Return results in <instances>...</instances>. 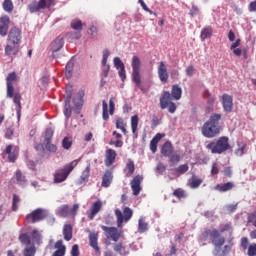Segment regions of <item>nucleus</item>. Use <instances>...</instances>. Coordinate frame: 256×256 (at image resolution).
<instances>
[{
  "instance_id": "a18cd8bd",
  "label": "nucleus",
  "mask_w": 256,
  "mask_h": 256,
  "mask_svg": "<svg viewBox=\"0 0 256 256\" xmlns=\"http://www.w3.org/2000/svg\"><path fill=\"white\" fill-rule=\"evenodd\" d=\"M149 229V224H147L143 219H139L138 221V231L139 233H145Z\"/></svg>"
},
{
  "instance_id": "412c9836",
  "label": "nucleus",
  "mask_w": 256,
  "mask_h": 256,
  "mask_svg": "<svg viewBox=\"0 0 256 256\" xmlns=\"http://www.w3.org/2000/svg\"><path fill=\"white\" fill-rule=\"evenodd\" d=\"M71 97H73V94L69 92L65 99V105L63 109L64 116L66 117L67 120H69L72 115Z\"/></svg>"
},
{
  "instance_id": "aec40b11",
  "label": "nucleus",
  "mask_w": 256,
  "mask_h": 256,
  "mask_svg": "<svg viewBox=\"0 0 256 256\" xmlns=\"http://www.w3.org/2000/svg\"><path fill=\"white\" fill-rule=\"evenodd\" d=\"M9 31V16H2L0 18V35L1 37H7Z\"/></svg>"
},
{
  "instance_id": "bb28decb",
  "label": "nucleus",
  "mask_w": 256,
  "mask_h": 256,
  "mask_svg": "<svg viewBox=\"0 0 256 256\" xmlns=\"http://www.w3.org/2000/svg\"><path fill=\"white\" fill-rule=\"evenodd\" d=\"M123 171L126 177H131L135 173V162L132 159H128Z\"/></svg>"
},
{
  "instance_id": "2f4dec72",
  "label": "nucleus",
  "mask_w": 256,
  "mask_h": 256,
  "mask_svg": "<svg viewBox=\"0 0 256 256\" xmlns=\"http://www.w3.org/2000/svg\"><path fill=\"white\" fill-rule=\"evenodd\" d=\"M5 55H7L8 57L12 55H17V53H19V47L18 46H11L9 44H7L5 46Z\"/></svg>"
},
{
  "instance_id": "bf43d9fd",
  "label": "nucleus",
  "mask_w": 256,
  "mask_h": 256,
  "mask_svg": "<svg viewBox=\"0 0 256 256\" xmlns=\"http://www.w3.org/2000/svg\"><path fill=\"white\" fill-rule=\"evenodd\" d=\"M114 251H116V253H119L120 255H123V252L125 251V246H123V243H117L114 245Z\"/></svg>"
},
{
  "instance_id": "58836bf2",
  "label": "nucleus",
  "mask_w": 256,
  "mask_h": 256,
  "mask_svg": "<svg viewBox=\"0 0 256 256\" xmlns=\"http://www.w3.org/2000/svg\"><path fill=\"white\" fill-rule=\"evenodd\" d=\"M173 197H176V199H185L187 198V192L183 190L182 188H177L172 193Z\"/></svg>"
},
{
  "instance_id": "ea45409f",
  "label": "nucleus",
  "mask_w": 256,
  "mask_h": 256,
  "mask_svg": "<svg viewBox=\"0 0 256 256\" xmlns=\"http://www.w3.org/2000/svg\"><path fill=\"white\" fill-rule=\"evenodd\" d=\"M73 102L75 107L74 111L77 113V115H79V113H81V107H83V98H74Z\"/></svg>"
},
{
  "instance_id": "a19ab883",
  "label": "nucleus",
  "mask_w": 256,
  "mask_h": 256,
  "mask_svg": "<svg viewBox=\"0 0 256 256\" xmlns=\"http://www.w3.org/2000/svg\"><path fill=\"white\" fill-rule=\"evenodd\" d=\"M63 45H64L63 38H57L56 40H54V42L52 43L53 52L56 53V51H59V49H62Z\"/></svg>"
},
{
  "instance_id": "680f3d73",
  "label": "nucleus",
  "mask_w": 256,
  "mask_h": 256,
  "mask_svg": "<svg viewBox=\"0 0 256 256\" xmlns=\"http://www.w3.org/2000/svg\"><path fill=\"white\" fill-rule=\"evenodd\" d=\"M114 65L116 69H123L125 67V64H123V61L119 57L114 58Z\"/></svg>"
},
{
  "instance_id": "c756f323",
  "label": "nucleus",
  "mask_w": 256,
  "mask_h": 256,
  "mask_svg": "<svg viewBox=\"0 0 256 256\" xmlns=\"http://www.w3.org/2000/svg\"><path fill=\"white\" fill-rule=\"evenodd\" d=\"M63 235H64L65 241H71V239H73V226H71V224L64 225Z\"/></svg>"
},
{
  "instance_id": "20e7f679",
  "label": "nucleus",
  "mask_w": 256,
  "mask_h": 256,
  "mask_svg": "<svg viewBox=\"0 0 256 256\" xmlns=\"http://www.w3.org/2000/svg\"><path fill=\"white\" fill-rule=\"evenodd\" d=\"M206 149L211 151V153L214 155H222V153H225L231 149V144H229V137L222 136L217 140L210 141L206 145Z\"/></svg>"
},
{
  "instance_id": "13d9d810",
  "label": "nucleus",
  "mask_w": 256,
  "mask_h": 256,
  "mask_svg": "<svg viewBox=\"0 0 256 256\" xmlns=\"http://www.w3.org/2000/svg\"><path fill=\"white\" fill-rule=\"evenodd\" d=\"M240 247L245 251L249 249V238L243 237L241 238Z\"/></svg>"
},
{
  "instance_id": "5701e85b",
  "label": "nucleus",
  "mask_w": 256,
  "mask_h": 256,
  "mask_svg": "<svg viewBox=\"0 0 256 256\" xmlns=\"http://www.w3.org/2000/svg\"><path fill=\"white\" fill-rule=\"evenodd\" d=\"M56 251L52 254V256H65V251H67V247L63 244V240L56 241L54 245Z\"/></svg>"
},
{
  "instance_id": "4d7b16f0",
  "label": "nucleus",
  "mask_w": 256,
  "mask_h": 256,
  "mask_svg": "<svg viewBox=\"0 0 256 256\" xmlns=\"http://www.w3.org/2000/svg\"><path fill=\"white\" fill-rule=\"evenodd\" d=\"M169 161L172 166L177 165V163H179V161H181V156H179L178 154H172L169 158Z\"/></svg>"
},
{
  "instance_id": "72a5a7b5",
  "label": "nucleus",
  "mask_w": 256,
  "mask_h": 256,
  "mask_svg": "<svg viewBox=\"0 0 256 256\" xmlns=\"http://www.w3.org/2000/svg\"><path fill=\"white\" fill-rule=\"evenodd\" d=\"M237 146L238 149L235 150V155H237V157H243V155L245 154V149H247V143L238 142Z\"/></svg>"
},
{
  "instance_id": "f704fd0d",
  "label": "nucleus",
  "mask_w": 256,
  "mask_h": 256,
  "mask_svg": "<svg viewBox=\"0 0 256 256\" xmlns=\"http://www.w3.org/2000/svg\"><path fill=\"white\" fill-rule=\"evenodd\" d=\"M109 55H110L109 50L105 49V50L103 51L102 65H103V66L105 67V69H106V72H105L106 77H107V75L109 74V69H110V66L107 65V59H109Z\"/></svg>"
},
{
  "instance_id": "393cba45",
  "label": "nucleus",
  "mask_w": 256,
  "mask_h": 256,
  "mask_svg": "<svg viewBox=\"0 0 256 256\" xmlns=\"http://www.w3.org/2000/svg\"><path fill=\"white\" fill-rule=\"evenodd\" d=\"M165 137V134L157 133L154 138L150 141V150L152 153H157V145L159 141Z\"/></svg>"
},
{
  "instance_id": "de8ad7c7",
  "label": "nucleus",
  "mask_w": 256,
  "mask_h": 256,
  "mask_svg": "<svg viewBox=\"0 0 256 256\" xmlns=\"http://www.w3.org/2000/svg\"><path fill=\"white\" fill-rule=\"evenodd\" d=\"M3 9H4V11H6V13H11L13 11V1L4 0Z\"/></svg>"
},
{
  "instance_id": "f03ea898",
  "label": "nucleus",
  "mask_w": 256,
  "mask_h": 256,
  "mask_svg": "<svg viewBox=\"0 0 256 256\" xmlns=\"http://www.w3.org/2000/svg\"><path fill=\"white\" fill-rule=\"evenodd\" d=\"M182 95L183 90L181 87L178 86V84H174L171 92L164 91L160 97V109H168V113H175V111H177V104L173 102V99H175V101H179Z\"/></svg>"
},
{
  "instance_id": "0e129e2a",
  "label": "nucleus",
  "mask_w": 256,
  "mask_h": 256,
  "mask_svg": "<svg viewBox=\"0 0 256 256\" xmlns=\"http://www.w3.org/2000/svg\"><path fill=\"white\" fill-rule=\"evenodd\" d=\"M219 229H220L219 233H225L227 231H231V224H229V223L221 224Z\"/></svg>"
},
{
  "instance_id": "4be33fe9",
  "label": "nucleus",
  "mask_w": 256,
  "mask_h": 256,
  "mask_svg": "<svg viewBox=\"0 0 256 256\" xmlns=\"http://www.w3.org/2000/svg\"><path fill=\"white\" fill-rule=\"evenodd\" d=\"M214 189L219 191L220 193H227V191H232L235 189V183L233 182H226L224 184H217Z\"/></svg>"
},
{
  "instance_id": "9b49d317",
  "label": "nucleus",
  "mask_w": 256,
  "mask_h": 256,
  "mask_svg": "<svg viewBox=\"0 0 256 256\" xmlns=\"http://www.w3.org/2000/svg\"><path fill=\"white\" fill-rule=\"evenodd\" d=\"M102 231H105L106 235L108 237H111L112 241H119L121 239V235L123 234V231L115 228V227H107L105 225L100 226Z\"/></svg>"
},
{
  "instance_id": "603ef678",
  "label": "nucleus",
  "mask_w": 256,
  "mask_h": 256,
  "mask_svg": "<svg viewBox=\"0 0 256 256\" xmlns=\"http://www.w3.org/2000/svg\"><path fill=\"white\" fill-rule=\"evenodd\" d=\"M19 240L21 241V243H23L24 245H31V237H29V235L27 234H21L19 236Z\"/></svg>"
},
{
  "instance_id": "8fccbe9b",
  "label": "nucleus",
  "mask_w": 256,
  "mask_h": 256,
  "mask_svg": "<svg viewBox=\"0 0 256 256\" xmlns=\"http://www.w3.org/2000/svg\"><path fill=\"white\" fill-rule=\"evenodd\" d=\"M176 173H179L180 175H183L185 173H187L189 171V165L187 164H182L180 166H178L176 169H175Z\"/></svg>"
},
{
  "instance_id": "6ab92c4d",
  "label": "nucleus",
  "mask_w": 256,
  "mask_h": 256,
  "mask_svg": "<svg viewBox=\"0 0 256 256\" xmlns=\"http://www.w3.org/2000/svg\"><path fill=\"white\" fill-rule=\"evenodd\" d=\"M222 105L224 111H226L227 113L233 111V97H231L229 94H224L222 96Z\"/></svg>"
},
{
  "instance_id": "864d4df0",
  "label": "nucleus",
  "mask_w": 256,
  "mask_h": 256,
  "mask_svg": "<svg viewBox=\"0 0 256 256\" xmlns=\"http://www.w3.org/2000/svg\"><path fill=\"white\" fill-rule=\"evenodd\" d=\"M71 145H73V141H71V138L65 137L62 140L63 149L69 150V149H71Z\"/></svg>"
},
{
  "instance_id": "cd10ccee",
  "label": "nucleus",
  "mask_w": 256,
  "mask_h": 256,
  "mask_svg": "<svg viewBox=\"0 0 256 256\" xmlns=\"http://www.w3.org/2000/svg\"><path fill=\"white\" fill-rule=\"evenodd\" d=\"M161 154L164 157H171L173 155V144L170 141L162 145Z\"/></svg>"
},
{
  "instance_id": "c85d7f7f",
  "label": "nucleus",
  "mask_w": 256,
  "mask_h": 256,
  "mask_svg": "<svg viewBox=\"0 0 256 256\" xmlns=\"http://www.w3.org/2000/svg\"><path fill=\"white\" fill-rule=\"evenodd\" d=\"M211 37H213V27L211 26L204 27L200 33L201 41H205V39H211Z\"/></svg>"
},
{
  "instance_id": "5fc2aeb1",
  "label": "nucleus",
  "mask_w": 256,
  "mask_h": 256,
  "mask_svg": "<svg viewBox=\"0 0 256 256\" xmlns=\"http://www.w3.org/2000/svg\"><path fill=\"white\" fill-rule=\"evenodd\" d=\"M45 148L49 151V153H57V145L50 142H45Z\"/></svg>"
},
{
  "instance_id": "c03bdc74",
  "label": "nucleus",
  "mask_w": 256,
  "mask_h": 256,
  "mask_svg": "<svg viewBox=\"0 0 256 256\" xmlns=\"http://www.w3.org/2000/svg\"><path fill=\"white\" fill-rule=\"evenodd\" d=\"M58 215L60 217H69V205H62L58 209Z\"/></svg>"
},
{
  "instance_id": "39448f33",
  "label": "nucleus",
  "mask_w": 256,
  "mask_h": 256,
  "mask_svg": "<svg viewBox=\"0 0 256 256\" xmlns=\"http://www.w3.org/2000/svg\"><path fill=\"white\" fill-rule=\"evenodd\" d=\"M79 160H74L69 164H66L63 168H60L54 173V183H63L67 181V177L71 175V172L77 167Z\"/></svg>"
},
{
  "instance_id": "3c124183",
  "label": "nucleus",
  "mask_w": 256,
  "mask_h": 256,
  "mask_svg": "<svg viewBox=\"0 0 256 256\" xmlns=\"http://www.w3.org/2000/svg\"><path fill=\"white\" fill-rule=\"evenodd\" d=\"M79 211V204H74L71 209H69V217L75 219L77 217V212Z\"/></svg>"
},
{
  "instance_id": "e433bc0d",
  "label": "nucleus",
  "mask_w": 256,
  "mask_h": 256,
  "mask_svg": "<svg viewBox=\"0 0 256 256\" xmlns=\"http://www.w3.org/2000/svg\"><path fill=\"white\" fill-rule=\"evenodd\" d=\"M202 183H203V179L198 178L196 176H192L191 182H190V188L191 189H198V187H201Z\"/></svg>"
},
{
  "instance_id": "37998d69",
  "label": "nucleus",
  "mask_w": 256,
  "mask_h": 256,
  "mask_svg": "<svg viewBox=\"0 0 256 256\" xmlns=\"http://www.w3.org/2000/svg\"><path fill=\"white\" fill-rule=\"evenodd\" d=\"M116 129H120L124 135H127V129L125 128V121H123V118L116 119Z\"/></svg>"
},
{
  "instance_id": "4468645a",
  "label": "nucleus",
  "mask_w": 256,
  "mask_h": 256,
  "mask_svg": "<svg viewBox=\"0 0 256 256\" xmlns=\"http://www.w3.org/2000/svg\"><path fill=\"white\" fill-rule=\"evenodd\" d=\"M71 29L78 31L73 34L72 39H81V31H83V22L79 19H74L70 23Z\"/></svg>"
},
{
  "instance_id": "79ce46f5",
  "label": "nucleus",
  "mask_w": 256,
  "mask_h": 256,
  "mask_svg": "<svg viewBox=\"0 0 256 256\" xmlns=\"http://www.w3.org/2000/svg\"><path fill=\"white\" fill-rule=\"evenodd\" d=\"M204 99L207 100L208 105H214L215 104V96L211 95V92L209 90H205L203 93Z\"/></svg>"
},
{
  "instance_id": "c9c22d12",
  "label": "nucleus",
  "mask_w": 256,
  "mask_h": 256,
  "mask_svg": "<svg viewBox=\"0 0 256 256\" xmlns=\"http://www.w3.org/2000/svg\"><path fill=\"white\" fill-rule=\"evenodd\" d=\"M102 118L104 121H109V105L107 101H102Z\"/></svg>"
},
{
  "instance_id": "774afa93",
  "label": "nucleus",
  "mask_w": 256,
  "mask_h": 256,
  "mask_svg": "<svg viewBox=\"0 0 256 256\" xmlns=\"http://www.w3.org/2000/svg\"><path fill=\"white\" fill-rule=\"evenodd\" d=\"M79 255H80L79 245L78 244H74L72 246V249H71V256H79Z\"/></svg>"
},
{
  "instance_id": "423d86ee",
  "label": "nucleus",
  "mask_w": 256,
  "mask_h": 256,
  "mask_svg": "<svg viewBox=\"0 0 256 256\" xmlns=\"http://www.w3.org/2000/svg\"><path fill=\"white\" fill-rule=\"evenodd\" d=\"M132 81L135 83L141 91H143V86L141 85V59L139 56L132 57Z\"/></svg>"
},
{
  "instance_id": "338daca9",
  "label": "nucleus",
  "mask_w": 256,
  "mask_h": 256,
  "mask_svg": "<svg viewBox=\"0 0 256 256\" xmlns=\"http://www.w3.org/2000/svg\"><path fill=\"white\" fill-rule=\"evenodd\" d=\"M15 134V130L13 128H7L5 131L6 139H13V135Z\"/></svg>"
},
{
  "instance_id": "a211bd4d",
  "label": "nucleus",
  "mask_w": 256,
  "mask_h": 256,
  "mask_svg": "<svg viewBox=\"0 0 256 256\" xmlns=\"http://www.w3.org/2000/svg\"><path fill=\"white\" fill-rule=\"evenodd\" d=\"M115 159H117V151L114 149H107L105 151V159H104V165L106 167H111L113 163H115Z\"/></svg>"
},
{
  "instance_id": "09e8293b",
  "label": "nucleus",
  "mask_w": 256,
  "mask_h": 256,
  "mask_svg": "<svg viewBox=\"0 0 256 256\" xmlns=\"http://www.w3.org/2000/svg\"><path fill=\"white\" fill-rule=\"evenodd\" d=\"M66 78L71 79L73 77V62H68L66 64V73H65Z\"/></svg>"
},
{
  "instance_id": "e2e57ef3",
  "label": "nucleus",
  "mask_w": 256,
  "mask_h": 256,
  "mask_svg": "<svg viewBox=\"0 0 256 256\" xmlns=\"http://www.w3.org/2000/svg\"><path fill=\"white\" fill-rule=\"evenodd\" d=\"M97 26H90L89 30H88V35H91L92 39H95V37H97Z\"/></svg>"
},
{
  "instance_id": "9d476101",
  "label": "nucleus",
  "mask_w": 256,
  "mask_h": 256,
  "mask_svg": "<svg viewBox=\"0 0 256 256\" xmlns=\"http://www.w3.org/2000/svg\"><path fill=\"white\" fill-rule=\"evenodd\" d=\"M55 5V0H39L38 2H33L28 6L30 13H37L41 9H51Z\"/></svg>"
},
{
  "instance_id": "052dcab7",
  "label": "nucleus",
  "mask_w": 256,
  "mask_h": 256,
  "mask_svg": "<svg viewBox=\"0 0 256 256\" xmlns=\"http://www.w3.org/2000/svg\"><path fill=\"white\" fill-rule=\"evenodd\" d=\"M247 255H248V256H256V243L250 244V245L248 246Z\"/></svg>"
},
{
  "instance_id": "b1692460",
  "label": "nucleus",
  "mask_w": 256,
  "mask_h": 256,
  "mask_svg": "<svg viewBox=\"0 0 256 256\" xmlns=\"http://www.w3.org/2000/svg\"><path fill=\"white\" fill-rule=\"evenodd\" d=\"M113 183V170H106L102 177V187H109Z\"/></svg>"
},
{
  "instance_id": "a878e982",
  "label": "nucleus",
  "mask_w": 256,
  "mask_h": 256,
  "mask_svg": "<svg viewBox=\"0 0 256 256\" xmlns=\"http://www.w3.org/2000/svg\"><path fill=\"white\" fill-rule=\"evenodd\" d=\"M6 155H8V161L10 163H15L17 161L18 153L13 151V145H8L4 151Z\"/></svg>"
},
{
  "instance_id": "ddd939ff",
  "label": "nucleus",
  "mask_w": 256,
  "mask_h": 256,
  "mask_svg": "<svg viewBox=\"0 0 256 256\" xmlns=\"http://www.w3.org/2000/svg\"><path fill=\"white\" fill-rule=\"evenodd\" d=\"M8 39L12 42V44L19 45L22 39L21 30L15 26L12 27L8 34Z\"/></svg>"
},
{
  "instance_id": "49530a36",
  "label": "nucleus",
  "mask_w": 256,
  "mask_h": 256,
  "mask_svg": "<svg viewBox=\"0 0 256 256\" xmlns=\"http://www.w3.org/2000/svg\"><path fill=\"white\" fill-rule=\"evenodd\" d=\"M19 203H21V198L19 195L14 194L12 200V211H17V209H19Z\"/></svg>"
},
{
  "instance_id": "dca6fc26",
  "label": "nucleus",
  "mask_w": 256,
  "mask_h": 256,
  "mask_svg": "<svg viewBox=\"0 0 256 256\" xmlns=\"http://www.w3.org/2000/svg\"><path fill=\"white\" fill-rule=\"evenodd\" d=\"M103 209V202L101 200H97L93 202L92 206L90 207V213L88 214V219L93 221L97 214Z\"/></svg>"
},
{
  "instance_id": "4c0bfd02",
  "label": "nucleus",
  "mask_w": 256,
  "mask_h": 256,
  "mask_svg": "<svg viewBox=\"0 0 256 256\" xmlns=\"http://www.w3.org/2000/svg\"><path fill=\"white\" fill-rule=\"evenodd\" d=\"M138 127H139V116L134 115L131 117V129H132L133 135H135V133H137Z\"/></svg>"
},
{
  "instance_id": "f3484780",
  "label": "nucleus",
  "mask_w": 256,
  "mask_h": 256,
  "mask_svg": "<svg viewBox=\"0 0 256 256\" xmlns=\"http://www.w3.org/2000/svg\"><path fill=\"white\" fill-rule=\"evenodd\" d=\"M99 233L97 232H91L89 234V244L92 249H94L95 253H98V255H101V248H99Z\"/></svg>"
},
{
  "instance_id": "2eb2a0df",
  "label": "nucleus",
  "mask_w": 256,
  "mask_h": 256,
  "mask_svg": "<svg viewBox=\"0 0 256 256\" xmlns=\"http://www.w3.org/2000/svg\"><path fill=\"white\" fill-rule=\"evenodd\" d=\"M143 182V176L137 175L135 176L131 182V189L133 191V195L137 196L139 193H141V183Z\"/></svg>"
},
{
  "instance_id": "6e6d98bb",
  "label": "nucleus",
  "mask_w": 256,
  "mask_h": 256,
  "mask_svg": "<svg viewBox=\"0 0 256 256\" xmlns=\"http://www.w3.org/2000/svg\"><path fill=\"white\" fill-rule=\"evenodd\" d=\"M53 135H54L53 129L51 128L46 129L45 139H44L45 143L51 142V140L53 139Z\"/></svg>"
},
{
  "instance_id": "1a4fd4ad",
  "label": "nucleus",
  "mask_w": 256,
  "mask_h": 256,
  "mask_svg": "<svg viewBox=\"0 0 256 256\" xmlns=\"http://www.w3.org/2000/svg\"><path fill=\"white\" fill-rule=\"evenodd\" d=\"M7 97H9L10 99L13 98V102L15 103V105H17L16 107V113H17V117L18 119H20L21 117V94L19 92L15 93V88L13 87V84H7Z\"/></svg>"
},
{
  "instance_id": "f257e3e1",
  "label": "nucleus",
  "mask_w": 256,
  "mask_h": 256,
  "mask_svg": "<svg viewBox=\"0 0 256 256\" xmlns=\"http://www.w3.org/2000/svg\"><path fill=\"white\" fill-rule=\"evenodd\" d=\"M211 239L212 245L214 246L213 255L214 256H227L231 253V249H233V239L229 240V244L225 245V237L221 236L219 230L217 229H206L200 235L201 241H207V239ZM225 245L223 248H221Z\"/></svg>"
},
{
  "instance_id": "6e6552de",
  "label": "nucleus",
  "mask_w": 256,
  "mask_h": 256,
  "mask_svg": "<svg viewBox=\"0 0 256 256\" xmlns=\"http://www.w3.org/2000/svg\"><path fill=\"white\" fill-rule=\"evenodd\" d=\"M115 215L117 219V227L121 229V227H123V222L127 223V221H130L131 217H133V210L129 207H124L123 212H121L119 209H116Z\"/></svg>"
},
{
  "instance_id": "7c9ffc66",
  "label": "nucleus",
  "mask_w": 256,
  "mask_h": 256,
  "mask_svg": "<svg viewBox=\"0 0 256 256\" xmlns=\"http://www.w3.org/2000/svg\"><path fill=\"white\" fill-rule=\"evenodd\" d=\"M89 175H91V164H88L87 167L83 170L80 176V183H85V181H89Z\"/></svg>"
},
{
  "instance_id": "69168bd1",
  "label": "nucleus",
  "mask_w": 256,
  "mask_h": 256,
  "mask_svg": "<svg viewBox=\"0 0 256 256\" xmlns=\"http://www.w3.org/2000/svg\"><path fill=\"white\" fill-rule=\"evenodd\" d=\"M24 256H35V247H27L24 250Z\"/></svg>"
},
{
  "instance_id": "0eeeda50",
  "label": "nucleus",
  "mask_w": 256,
  "mask_h": 256,
  "mask_svg": "<svg viewBox=\"0 0 256 256\" xmlns=\"http://www.w3.org/2000/svg\"><path fill=\"white\" fill-rule=\"evenodd\" d=\"M48 216L49 214L47 213V210L43 208H37L26 215V221L27 223L35 224L41 221H45V219H47Z\"/></svg>"
},
{
  "instance_id": "473e14b6",
  "label": "nucleus",
  "mask_w": 256,
  "mask_h": 256,
  "mask_svg": "<svg viewBox=\"0 0 256 256\" xmlns=\"http://www.w3.org/2000/svg\"><path fill=\"white\" fill-rule=\"evenodd\" d=\"M16 181L18 185H21L22 187L27 185V178L25 175H23V172L21 170L16 171Z\"/></svg>"
},
{
  "instance_id": "f8f14e48",
  "label": "nucleus",
  "mask_w": 256,
  "mask_h": 256,
  "mask_svg": "<svg viewBox=\"0 0 256 256\" xmlns=\"http://www.w3.org/2000/svg\"><path fill=\"white\" fill-rule=\"evenodd\" d=\"M158 77L161 83L165 84L169 81V71L165 62L161 61L158 65Z\"/></svg>"
},
{
  "instance_id": "7ed1b4c3",
  "label": "nucleus",
  "mask_w": 256,
  "mask_h": 256,
  "mask_svg": "<svg viewBox=\"0 0 256 256\" xmlns=\"http://www.w3.org/2000/svg\"><path fill=\"white\" fill-rule=\"evenodd\" d=\"M221 117V114L214 113L210 116L209 120L203 124L202 135L204 137L213 139V137H217V135L221 133V125H219Z\"/></svg>"
}]
</instances>
